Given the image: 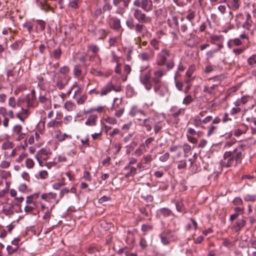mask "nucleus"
I'll return each instance as SVG.
<instances>
[{"mask_svg": "<svg viewBox=\"0 0 256 256\" xmlns=\"http://www.w3.org/2000/svg\"><path fill=\"white\" fill-rule=\"evenodd\" d=\"M154 92L161 96H166L168 92V87L163 84L154 86Z\"/></svg>", "mask_w": 256, "mask_h": 256, "instance_id": "obj_12", "label": "nucleus"}, {"mask_svg": "<svg viewBox=\"0 0 256 256\" xmlns=\"http://www.w3.org/2000/svg\"><path fill=\"white\" fill-rule=\"evenodd\" d=\"M66 138L71 139L72 136L70 135H68L66 134H64L58 136V140L59 142H62L66 140Z\"/></svg>", "mask_w": 256, "mask_h": 256, "instance_id": "obj_51", "label": "nucleus"}, {"mask_svg": "<svg viewBox=\"0 0 256 256\" xmlns=\"http://www.w3.org/2000/svg\"><path fill=\"white\" fill-rule=\"evenodd\" d=\"M160 213L164 217L170 216L174 215L172 212L167 208H162L160 210Z\"/></svg>", "mask_w": 256, "mask_h": 256, "instance_id": "obj_28", "label": "nucleus"}, {"mask_svg": "<svg viewBox=\"0 0 256 256\" xmlns=\"http://www.w3.org/2000/svg\"><path fill=\"white\" fill-rule=\"evenodd\" d=\"M141 74L140 76V80L141 84L144 86L147 90H150L152 88L151 82V69L148 66H143L140 68Z\"/></svg>", "mask_w": 256, "mask_h": 256, "instance_id": "obj_2", "label": "nucleus"}, {"mask_svg": "<svg viewBox=\"0 0 256 256\" xmlns=\"http://www.w3.org/2000/svg\"><path fill=\"white\" fill-rule=\"evenodd\" d=\"M36 28V31H42L46 27V22L40 20H37L34 21Z\"/></svg>", "mask_w": 256, "mask_h": 256, "instance_id": "obj_21", "label": "nucleus"}, {"mask_svg": "<svg viewBox=\"0 0 256 256\" xmlns=\"http://www.w3.org/2000/svg\"><path fill=\"white\" fill-rule=\"evenodd\" d=\"M244 150V146L240 145L232 151L225 152L223 158L220 162L221 166L229 168L232 166H236L237 164H240L244 156L242 154Z\"/></svg>", "mask_w": 256, "mask_h": 256, "instance_id": "obj_1", "label": "nucleus"}, {"mask_svg": "<svg viewBox=\"0 0 256 256\" xmlns=\"http://www.w3.org/2000/svg\"><path fill=\"white\" fill-rule=\"evenodd\" d=\"M124 111V107L120 108L118 110H117L116 109V112H115L114 114L116 117L120 118L122 116Z\"/></svg>", "mask_w": 256, "mask_h": 256, "instance_id": "obj_60", "label": "nucleus"}, {"mask_svg": "<svg viewBox=\"0 0 256 256\" xmlns=\"http://www.w3.org/2000/svg\"><path fill=\"white\" fill-rule=\"evenodd\" d=\"M153 229V226L152 225L149 224H143L142 226L141 230L144 233H146L152 230Z\"/></svg>", "mask_w": 256, "mask_h": 256, "instance_id": "obj_35", "label": "nucleus"}, {"mask_svg": "<svg viewBox=\"0 0 256 256\" xmlns=\"http://www.w3.org/2000/svg\"><path fill=\"white\" fill-rule=\"evenodd\" d=\"M244 200L248 202H254L256 201V194H246L244 197Z\"/></svg>", "mask_w": 256, "mask_h": 256, "instance_id": "obj_30", "label": "nucleus"}, {"mask_svg": "<svg viewBox=\"0 0 256 256\" xmlns=\"http://www.w3.org/2000/svg\"><path fill=\"white\" fill-rule=\"evenodd\" d=\"M222 36H217L215 35L214 36H212L210 38V40L212 42L214 43L216 42H220L222 40Z\"/></svg>", "mask_w": 256, "mask_h": 256, "instance_id": "obj_46", "label": "nucleus"}, {"mask_svg": "<svg viewBox=\"0 0 256 256\" xmlns=\"http://www.w3.org/2000/svg\"><path fill=\"white\" fill-rule=\"evenodd\" d=\"M110 27L116 30H120L121 28L120 20L116 17L112 18L109 21Z\"/></svg>", "mask_w": 256, "mask_h": 256, "instance_id": "obj_16", "label": "nucleus"}, {"mask_svg": "<svg viewBox=\"0 0 256 256\" xmlns=\"http://www.w3.org/2000/svg\"><path fill=\"white\" fill-rule=\"evenodd\" d=\"M126 24L127 26L131 30L134 29L136 26L134 25V20L133 19L128 20L126 22Z\"/></svg>", "mask_w": 256, "mask_h": 256, "instance_id": "obj_55", "label": "nucleus"}, {"mask_svg": "<svg viewBox=\"0 0 256 256\" xmlns=\"http://www.w3.org/2000/svg\"><path fill=\"white\" fill-rule=\"evenodd\" d=\"M112 90L116 92H118L121 90V87L118 86L116 87L112 82H108L105 86H104L100 91V96H106Z\"/></svg>", "mask_w": 256, "mask_h": 256, "instance_id": "obj_8", "label": "nucleus"}, {"mask_svg": "<svg viewBox=\"0 0 256 256\" xmlns=\"http://www.w3.org/2000/svg\"><path fill=\"white\" fill-rule=\"evenodd\" d=\"M193 101V98L190 95H188L183 100V104L188 105Z\"/></svg>", "mask_w": 256, "mask_h": 256, "instance_id": "obj_45", "label": "nucleus"}, {"mask_svg": "<svg viewBox=\"0 0 256 256\" xmlns=\"http://www.w3.org/2000/svg\"><path fill=\"white\" fill-rule=\"evenodd\" d=\"M129 114L132 117H136V119L138 118H142L145 116V114L142 110L139 109L136 106H132L130 112Z\"/></svg>", "mask_w": 256, "mask_h": 256, "instance_id": "obj_13", "label": "nucleus"}, {"mask_svg": "<svg viewBox=\"0 0 256 256\" xmlns=\"http://www.w3.org/2000/svg\"><path fill=\"white\" fill-rule=\"evenodd\" d=\"M98 118V116L96 114H92L88 116L85 124L88 126H94L96 124V120Z\"/></svg>", "mask_w": 256, "mask_h": 256, "instance_id": "obj_20", "label": "nucleus"}, {"mask_svg": "<svg viewBox=\"0 0 256 256\" xmlns=\"http://www.w3.org/2000/svg\"><path fill=\"white\" fill-rule=\"evenodd\" d=\"M252 22L245 21L242 24V26L245 30H250L252 27Z\"/></svg>", "mask_w": 256, "mask_h": 256, "instance_id": "obj_43", "label": "nucleus"}, {"mask_svg": "<svg viewBox=\"0 0 256 256\" xmlns=\"http://www.w3.org/2000/svg\"><path fill=\"white\" fill-rule=\"evenodd\" d=\"M79 0H74L70 1L69 4L70 6L74 10H76L78 8Z\"/></svg>", "mask_w": 256, "mask_h": 256, "instance_id": "obj_40", "label": "nucleus"}, {"mask_svg": "<svg viewBox=\"0 0 256 256\" xmlns=\"http://www.w3.org/2000/svg\"><path fill=\"white\" fill-rule=\"evenodd\" d=\"M8 105L14 108L16 105V100L14 97H10L8 100Z\"/></svg>", "mask_w": 256, "mask_h": 256, "instance_id": "obj_54", "label": "nucleus"}, {"mask_svg": "<svg viewBox=\"0 0 256 256\" xmlns=\"http://www.w3.org/2000/svg\"><path fill=\"white\" fill-rule=\"evenodd\" d=\"M170 154L166 152L162 156L160 157V160L162 162H166L169 158Z\"/></svg>", "mask_w": 256, "mask_h": 256, "instance_id": "obj_64", "label": "nucleus"}, {"mask_svg": "<svg viewBox=\"0 0 256 256\" xmlns=\"http://www.w3.org/2000/svg\"><path fill=\"white\" fill-rule=\"evenodd\" d=\"M22 126L20 124L16 125L13 128V132L15 134L17 135L22 132Z\"/></svg>", "mask_w": 256, "mask_h": 256, "instance_id": "obj_39", "label": "nucleus"}, {"mask_svg": "<svg viewBox=\"0 0 256 256\" xmlns=\"http://www.w3.org/2000/svg\"><path fill=\"white\" fill-rule=\"evenodd\" d=\"M165 72L162 70L155 71L154 74V76L151 80L152 84L153 82L154 86H155L162 84L161 78L165 74Z\"/></svg>", "mask_w": 256, "mask_h": 256, "instance_id": "obj_11", "label": "nucleus"}, {"mask_svg": "<svg viewBox=\"0 0 256 256\" xmlns=\"http://www.w3.org/2000/svg\"><path fill=\"white\" fill-rule=\"evenodd\" d=\"M36 98H31V96L30 95H28L27 98L26 100L27 105L28 107H32L34 106V101Z\"/></svg>", "mask_w": 256, "mask_h": 256, "instance_id": "obj_36", "label": "nucleus"}, {"mask_svg": "<svg viewBox=\"0 0 256 256\" xmlns=\"http://www.w3.org/2000/svg\"><path fill=\"white\" fill-rule=\"evenodd\" d=\"M13 146H14V144H13L12 142H6L3 144L2 146V148L3 150H8V149L12 148Z\"/></svg>", "mask_w": 256, "mask_h": 256, "instance_id": "obj_47", "label": "nucleus"}, {"mask_svg": "<svg viewBox=\"0 0 256 256\" xmlns=\"http://www.w3.org/2000/svg\"><path fill=\"white\" fill-rule=\"evenodd\" d=\"M182 148L184 153V156L186 157L187 156L186 154L191 151L192 148L188 144H184L182 146Z\"/></svg>", "mask_w": 256, "mask_h": 256, "instance_id": "obj_38", "label": "nucleus"}, {"mask_svg": "<svg viewBox=\"0 0 256 256\" xmlns=\"http://www.w3.org/2000/svg\"><path fill=\"white\" fill-rule=\"evenodd\" d=\"M130 0H112L113 4L118 7L116 13L123 16L128 7Z\"/></svg>", "mask_w": 256, "mask_h": 256, "instance_id": "obj_5", "label": "nucleus"}, {"mask_svg": "<svg viewBox=\"0 0 256 256\" xmlns=\"http://www.w3.org/2000/svg\"><path fill=\"white\" fill-rule=\"evenodd\" d=\"M34 158L38 160V162L40 166H43V162H42V159L43 160H47V158H44V157H42V156H40L38 155H35Z\"/></svg>", "mask_w": 256, "mask_h": 256, "instance_id": "obj_56", "label": "nucleus"}, {"mask_svg": "<svg viewBox=\"0 0 256 256\" xmlns=\"http://www.w3.org/2000/svg\"><path fill=\"white\" fill-rule=\"evenodd\" d=\"M34 160L31 158H28L26 160V166L28 168H32L34 166Z\"/></svg>", "mask_w": 256, "mask_h": 256, "instance_id": "obj_42", "label": "nucleus"}, {"mask_svg": "<svg viewBox=\"0 0 256 256\" xmlns=\"http://www.w3.org/2000/svg\"><path fill=\"white\" fill-rule=\"evenodd\" d=\"M142 118H137L138 121V124L140 126H144L148 132H150L152 130V125L153 124L152 120L150 118H146L144 119Z\"/></svg>", "mask_w": 256, "mask_h": 256, "instance_id": "obj_9", "label": "nucleus"}, {"mask_svg": "<svg viewBox=\"0 0 256 256\" xmlns=\"http://www.w3.org/2000/svg\"><path fill=\"white\" fill-rule=\"evenodd\" d=\"M120 133V129L116 128L114 129L112 132H109L108 134L110 137L114 138L116 135L119 134Z\"/></svg>", "mask_w": 256, "mask_h": 256, "instance_id": "obj_50", "label": "nucleus"}, {"mask_svg": "<svg viewBox=\"0 0 256 256\" xmlns=\"http://www.w3.org/2000/svg\"><path fill=\"white\" fill-rule=\"evenodd\" d=\"M70 71V68L67 66H64L60 68L59 72L62 74H66Z\"/></svg>", "mask_w": 256, "mask_h": 256, "instance_id": "obj_61", "label": "nucleus"}, {"mask_svg": "<svg viewBox=\"0 0 256 256\" xmlns=\"http://www.w3.org/2000/svg\"><path fill=\"white\" fill-rule=\"evenodd\" d=\"M194 68L192 66H190L188 70L186 72V76L188 78L185 80L186 83L187 84H188L194 79V78H192V76L194 72Z\"/></svg>", "mask_w": 256, "mask_h": 256, "instance_id": "obj_22", "label": "nucleus"}, {"mask_svg": "<svg viewBox=\"0 0 256 256\" xmlns=\"http://www.w3.org/2000/svg\"><path fill=\"white\" fill-rule=\"evenodd\" d=\"M161 242L164 245L170 244V238L172 236V232L168 230H165L160 234Z\"/></svg>", "mask_w": 256, "mask_h": 256, "instance_id": "obj_10", "label": "nucleus"}, {"mask_svg": "<svg viewBox=\"0 0 256 256\" xmlns=\"http://www.w3.org/2000/svg\"><path fill=\"white\" fill-rule=\"evenodd\" d=\"M184 108H180L177 112H174L173 114H172V116L174 118H178L180 114H184Z\"/></svg>", "mask_w": 256, "mask_h": 256, "instance_id": "obj_63", "label": "nucleus"}, {"mask_svg": "<svg viewBox=\"0 0 256 256\" xmlns=\"http://www.w3.org/2000/svg\"><path fill=\"white\" fill-rule=\"evenodd\" d=\"M248 61V64L250 65H253L256 64V55L254 54L250 57Z\"/></svg>", "mask_w": 256, "mask_h": 256, "instance_id": "obj_58", "label": "nucleus"}, {"mask_svg": "<svg viewBox=\"0 0 256 256\" xmlns=\"http://www.w3.org/2000/svg\"><path fill=\"white\" fill-rule=\"evenodd\" d=\"M139 56L143 60H148L150 58V54L146 52L141 54Z\"/></svg>", "mask_w": 256, "mask_h": 256, "instance_id": "obj_53", "label": "nucleus"}, {"mask_svg": "<svg viewBox=\"0 0 256 256\" xmlns=\"http://www.w3.org/2000/svg\"><path fill=\"white\" fill-rule=\"evenodd\" d=\"M174 14H172V15H171L172 16L171 18L168 19L167 22L170 27L173 28H176L178 27V20L177 16Z\"/></svg>", "mask_w": 256, "mask_h": 256, "instance_id": "obj_18", "label": "nucleus"}, {"mask_svg": "<svg viewBox=\"0 0 256 256\" xmlns=\"http://www.w3.org/2000/svg\"><path fill=\"white\" fill-rule=\"evenodd\" d=\"M218 129V127L217 126H214L213 124L210 126L208 128V136H209L213 134H216Z\"/></svg>", "mask_w": 256, "mask_h": 256, "instance_id": "obj_31", "label": "nucleus"}, {"mask_svg": "<svg viewBox=\"0 0 256 256\" xmlns=\"http://www.w3.org/2000/svg\"><path fill=\"white\" fill-rule=\"evenodd\" d=\"M82 90H78L75 92L73 98L76 99V103L78 104H82L86 102L87 96L85 94H81Z\"/></svg>", "mask_w": 256, "mask_h": 256, "instance_id": "obj_14", "label": "nucleus"}, {"mask_svg": "<svg viewBox=\"0 0 256 256\" xmlns=\"http://www.w3.org/2000/svg\"><path fill=\"white\" fill-rule=\"evenodd\" d=\"M88 50L91 51L94 56H96L100 48L96 44H91L88 46Z\"/></svg>", "mask_w": 256, "mask_h": 256, "instance_id": "obj_26", "label": "nucleus"}, {"mask_svg": "<svg viewBox=\"0 0 256 256\" xmlns=\"http://www.w3.org/2000/svg\"><path fill=\"white\" fill-rule=\"evenodd\" d=\"M242 0H230L228 2V7L232 10H238L242 3Z\"/></svg>", "mask_w": 256, "mask_h": 256, "instance_id": "obj_17", "label": "nucleus"}, {"mask_svg": "<svg viewBox=\"0 0 256 256\" xmlns=\"http://www.w3.org/2000/svg\"><path fill=\"white\" fill-rule=\"evenodd\" d=\"M137 172V168L134 167H130V170L129 172L126 173L124 175V178H128L130 177H132L134 176Z\"/></svg>", "mask_w": 256, "mask_h": 256, "instance_id": "obj_27", "label": "nucleus"}, {"mask_svg": "<svg viewBox=\"0 0 256 256\" xmlns=\"http://www.w3.org/2000/svg\"><path fill=\"white\" fill-rule=\"evenodd\" d=\"M50 154V150H48L44 148H42L38 152L36 155H38L40 156L43 157V156H46Z\"/></svg>", "mask_w": 256, "mask_h": 256, "instance_id": "obj_34", "label": "nucleus"}, {"mask_svg": "<svg viewBox=\"0 0 256 256\" xmlns=\"http://www.w3.org/2000/svg\"><path fill=\"white\" fill-rule=\"evenodd\" d=\"M176 208L178 211L184 212V206L182 201H178L176 203Z\"/></svg>", "mask_w": 256, "mask_h": 256, "instance_id": "obj_32", "label": "nucleus"}, {"mask_svg": "<svg viewBox=\"0 0 256 256\" xmlns=\"http://www.w3.org/2000/svg\"><path fill=\"white\" fill-rule=\"evenodd\" d=\"M6 249L8 254H11L14 252L18 249V246H8Z\"/></svg>", "mask_w": 256, "mask_h": 256, "instance_id": "obj_41", "label": "nucleus"}, {"mask_svg": "<svg viewBox=\"0 0 256 256\" xmlns=\"http://www.w3.org/2000/svg\"><path fill=\"white\" fill-rule=\"evenodd\" d=\"M196 16V12L195 10H192L190 9L188 10L187 12V14L186 16V19L188 21L192 22L195 18Z\"/></svg>", "mask_w": 256, "mask_h": 256, "instance_id": "obj_23", "label": "nucleus"}, {"mask_svg": "<svg viewBox=\"0 0 256 256\" xmlns=\"http://www.w3.org/2000/svg\"><path fill=\"white\" fill-rule=\"evenodd\" d=\"M134 17L140 23H150L152 22V18L142 12L138 8L132 9Z\"/></svg>", "mask_w": 256, "mask_h": 256, "instance_id": "obj_4", "label": "nucleus"}, {"mask_svg": "<svg viewBox=\"0 0 256 256\" xmlns=\"http://www.w3.org/2000/svg\"><path fill=\"white\" fill-rule=\"evenodd\" d=\"M175 8L172 6H168L166 8H160L156 10L154 12V15L156 20L160 22H164L168 16V12H169L170 15H172L174 13Z\"/></svg>", "mask_w": 256, "mask_h": 256, "instance_id": "obj_3", "label": "nucleus"}, {"mask_svg": "<svg viewBox=\"0 0 256 256\" xmlns=\"http://www.w3.org/2000/svg\"><path fill=\"white\" fill-rule=\"evenodd\" d=\"M10 166V162L6 160H3L0 164V167L2 168H8Z\"/></svg>", "mask_w": 256, "mask_h": 256, "instance_id": "obj_62", "label": "nucleus"}, {"mask_svg": "<svg viewBox=\"0 0 256 256\" xmlns=\"http://www.w3.org/2000/svg\"><path fill=\"white\" fill-rule=\"evenodd\" d=\"M178 75V72H176L174 76V80H176V86L179 90H182L183 87V84L180 81L176 80V76Z\"/></svg>", "mask_w": 256, "mask_h": 256, "instance_id": "obj_44", "label": "nucleus"}, {"mask_svg": "<svg viewBox=\"0 0 256 256\" xmlns=\"http://www.w3.org/2000/svg\"><path fill=\"white\" fill-rule=\"evenodd\" d=\"M2 212L6 216H10L14 213V206L12 204H8L2 210Z\"/></svg>", "mask_w": 256, "mask_h": 256, "instance_id": "obj_19", "label": "nucleus"}, {"mask_svg": "<svg viewBox=\"0 0 256 256\" xmlns=\"http://www.w3.org/2000/svg\"><path fill=\"white\" fill-rule=\"evenodd\" d=\"M61 54H62V50H61L60 48H58L55 49L54 50L52 56L54 58H56V60H58L60 57Z\"/></svg>", "mask_w": 256, "mask_h": 256, "instance_id": "obj_37", "label": "nucleus"}, {"mask_svg": "<svg viewBox=\"0 0 256 256\" xmlns=\"http://www.w3.org/2000/svg\"><path fill=\"white\" fill-rule=\"evenodd\" d=\"M57 75L56 72L54 75V78H56V80H54L56 86L59 90H62L68 84L70 78L66 76H57Z\"/></svg>", "mask_w": 256, "mask_h": 256, "instance_id": "obj_7", "label": "nucleus"}, {"mask_svg": "<svg viewBox=\"0 0 256 256\" xmlns=\"http://www.w3.org/2000/svg\"><path fill=\"white\" fill-rule=\"evenodd\" d=\"M65 184L64 182H59L53 184L52 188L55 190L60 189L62 186Z\"/></svg>", "mask_w": 256, "mask_h": 256, "instance_id": "obj_52", "label": "nucleus"}, {"mask_svg": "<svg viewBox=\"0 0 256 256\" xmlns=\"http://www.w3.org/2000/svg\"><path fill=\"white\" fill-rule=\"evenodd\" d=\"M112 6L108 2H106L102 6L103 12H104L106 11H110L112 9Z\"/></svg>", "mask_w": 256, "mask_h": 256, "instance_id": "obj_49", "label": "nucleus"}, {"mask_svg": "<svg viewBox=\"0 0 256 256\" xmlns=\"http://www.w3.org/2000/svg\"><path fill=\"white\" fill-rule=\"evenodd\" d=\"M23 26L24 28H25L26 30L30 32L32 29V24H31L30 22H26L24 24Z\"/></svg>", "mask_w": 256, "mask_h": 256, "instance_id": "obj_48", "label": "nucleus"}, {"mask_svg": "<svg viewBox=\"0 0 256 256\" xmlns=\"http://www.w3.org/2000/svg\"><path fill=\"white\" fill-rule=\"evenodd\" d=\"M82 73L81 70L78 66H75L74 69V74L75 76L78 77Z\"/></svg>", "mask_w": 256, "mask_h": 256, "instance_id": "obj_57", "label": "nucleus"}, {"mask_svg": "<svg viewBox=\"0 0 256 256\" xmlns=\"http://www.w3.org/2000/svg\"><path fill=\"white\" fill-rule=\"evenodd\" d=\"M246 222L244 219L239 220L236 222V226L240 230L245 226Z\"/></svg>", "mask_w": 256, "mask_h": 256, "instance_id": "obj_59", "label": "nucleus"}, {"mask_svg": "<svg viewBox=\"0 0 256 256\" xmlns=\"http://www.w3.org/2000/svg\"><path fill=\"white\" fill-rule=\"evenodd\" d=\"M121 36H120L117 37L111 38L109 39L108 42L110 46H117V44L118 41L120 40Z\"/></svg>", "mask_w": 256, "mask_h": 256, "instance_id": "obj_25", "label": "nucleus"}, {"mask_svg": "<svg viewBox=\"0 0 256 256\" xmlns=\"http://www.w3.org/2000/svg\"><path fill=\"white\" fill-rule=\"evenodd\" d=\"M216 86V84H213L210 87L206 86L204 88V92H208L210 94H215L214 89Z\"/></svg>", "mask_w": 256, "mask_h": 256, "instance_id": "obj_29", "label": "nucleus"}, {"mask_svg": "<svg viewBox=\"0 0 256 256\" xmlns=\"http://www.w3.org/2000/svg\"><path fill=\"white\" fill-rule=\"evenodd\" d=\"M134 6L138 8L140 7L144 12H149L153 8L152 0H134Z\"/></svg>", "mask_w": 256, "mask_h": 256, "instance_id": "obj_6", "label": "nucleus"}, {"mask_svg": "<svg viewBox=\"0 0 256 256\" xmlns=\"http://www.w3.org/2000/svg\"><path fill=\"white\" fill-rule=\"evenodd\" d=\"M122 103V100L119 98H115L114 100V104L111 108V110H116V109L118 108V105Z\"/></svg>", "mask_w": 256, "mask_h": 256, "instance_id": "obj_33", "label": "nucleus"}, {"mask_svg": "<svg viewBox=\"0 0 256 256\" xmlns=\"http://www.w3.org/2000/svg\"><path fill=\"white\" fill-rule=\"evenodd\" d=\"M168 56V52L166 50H162L161 52L158 56L157 64L159 66H164L165 64Z\"/></svg>", "mask_w": 256, "mask_h": 256, "instance_id": "obj_15", "label": "nucleus"}, {"mask_svg": "<svg viewBox=\"0 0 256 256\" xmlns=\"http://www.w3.org/2000/svg\"><path fill=\"white\" fill-rule=\"evenodd\" d=\"M64 108L68 111H72L76 108V106L74 103L70 100L66 101L64 104Z\"/></svg>", "mask_w": 256, "mask_h": 256, "instance_id": "obj_24", "label": "nucleus"}]
</instances>
